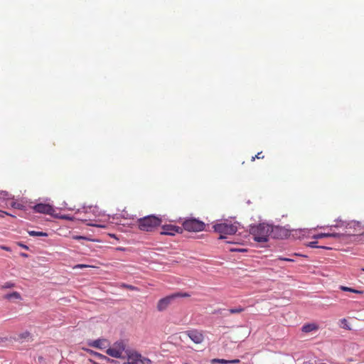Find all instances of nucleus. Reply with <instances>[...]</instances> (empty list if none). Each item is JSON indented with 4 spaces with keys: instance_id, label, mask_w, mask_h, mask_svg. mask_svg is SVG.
<instances>
[{
    "instance_id": "1",
    "label": "nucleus",
    "mask_w": 364,
    "mask_h": 364,
    "mask_svg": "<svg viewBox=\"0 0 364 364\" xmlns=\"http://www.w3.org/2000/svg\"><path fill=\"white\" fill-rule=\"evenodd\" d=\"M271 225L262 223L258 225L249 226L250 234L252 235L255 241L257 242H267L270 237Z\"/></svg>"
},
{
    "instance_id": "2",
    "label": "nucleus",
    "mask_w": 364,
    "mask_h": 364,
    "mask_svg": "<svg viewBox=\"0 0 364 364\" xmlns=\"http://www.w3.org/2000/svg\"><path fill=\"white\" fill-rule=\"evenodd\" d=\"M161 218L154 215H149L137 220L138 228L141 231L152 232L161 225Z\"/></svg>"
},
{
    "instance_id": "3",
    "label": "nucleus",
    "mask_w": 364,
    "mask_h": 364,
    "mask_svg": "<svg viewBox=\"0 0 364 364\" xmlns=\"http://www.w3.org/2000/svg\"><path fill=\"white\" fill-rule=\"evenodd\" d=\"M191 295L186 292L177 291L169 294L159 300L156 309L159 311H164L167 308L173 304H176L181 298L189 297Z\"/></svg>"
},
{
    "instance_id": "4",
    "label": "nucleus",
    "mask_w": 364,
    "mask_h": 364,
    "mask_svg": "<svg viewBox=\"0 0 364 364\" xmlns=\"http://www.w3.org/2000/svg\"><path fill=\"white\" fill-rule=\"evenodd\" d=\"M214 231L220 234L219 240L226 238V235H234L237 231V228L232 224L218 223L213 226Z\"/></svg>"
},
{
    "instance_id": "5",
    "label": "nucleus",
    "mask_w": 364,
    "mask_h": 364,
    "mask_svg": "<svg viewBox=\"0 0 364 364\" xmlns=\"http://www.w3.org/2000/svg\"><path fill=\"white\" fill-rule=\"evenodd\" d=\"M183 230L188 232H200L205 229V224L196 218H191L185 220L182 224Z\"/></svg>"
},
{
    "instance_id": "6",
    "label": "nucleus",
    "mask_w": 364,
    "mask_h": 364,
    "mask_svg": "<svg viewBox=\"0 0 364 364\" xmlns=\"http://www.w3.org/2000/svg\"><path fill=\"white\" fill-rule=\"evenodd\" d=\"M289 232L290 230L286 227L271 225L270 237L273 239H286L289 235Z\"/></svg>"
},
{
    "instance_id": "7",
    "label": "nucleus",
    "mask_w": 364,
    "mask_h": 364,
    "mask_svg": "<svg viewBox=\"0 0 364 364\" xmlns=\"http://www.w3.org/2000/svg\"><path fill=\"white\" fill-rule=\"evenodd\" d=\"M33 210L35 213L48 214L53 217L55 215L53 207L46 203H38L33 207Z\"/></svg>"
},
{
    "instance_id": "8",
    "label": "nucleus",
    "mask_w": 364,
    "mask_h": 364,
    "mask_svg": "<svg viewBox=\"0 0 364 364\" xmlns=\"http://www.w3.org/2000/svg\"><path fill=\"white\" fill-rule=\"evenodd\" d=\"M163 231L161 232V235H175L176 233H182L183 232V228L176 226L174 225L168 224V225H164L161 227Z\"/></svg>"
},
{
    "instance_id": "9",
    "label": "nucleus",
    "mask_w": 364,
    "mask_h": 364,
    "mask_svg": "<svg viewBox=\"0 0 364 364\" xmlns=\"http://www.w3.org/2000/svg\"><path fill=\"white\" fill-rule=\"evenodd\" d=\"M186 333L191 340L195 343L198 344L203 341V334L197 330L188 331Z\"/></svg>"
},
{
    "instance_id": "10",
    "label": "nucleus",
    "mask_w": 364,
    "mask_h": 364,
    "mask_svg": "<svg viewBox=\"0 0 364 364\" xmlns=\"http://www.w3.org/2000/svg\"><path fill=\"white\" fill-rule=\"evenodd\" d=\"M105 343H107L106 339L99 338L95 341H89L87 345L90 347L102 350L106 348Z\"/></svg>"
},
{
    "instance_id": "11",
    "label": "nucleus",
    "mask_w": 364,
    "mask_h": 364,
    "mask_svg": "<svg viewBox=\"0 0 364 364\" xmlns=\"http://www.w3.org/2000/svg\"><path fill=\"white\" fill-rule=\"evenodd\" d=\"M106 353L113 358H124V357L121 355L120 352H119L114 346L112 348H109L106 350Z\"/></svg>"
},
{
    "instance_id": "12",
    "label": "nucleus",
    "mask_w": 364,
    "mask_h": 364,
    "mask_svg": "<svg viewBox=\"0 0 364 364\" xmlns=\"http://www.w3.org/2000/svg\"><path fill=\"white\" fill-rule=\"evenodd\" d=\"M4 298L7 300H21V295L17 291H13L11 293L6 294L4 296Z\"/></svg>"
},
{
    "instance_id": "13",
    "label": "nucleus",
    "mask_w": 364,
    "mask_h": 364,
    "mask_svg": "<svg viewBox=\"0 0 364 364\" xmlns=\"http://www.w3.org/2000/svg\"><path fill=\"white\" fill-rule=\"evenodd\" d=\"M126 353L128 358V360H136L137 362L140 358L141 357V354L139 353L136 351L132 352L128 349V350H126Z\"/></svg>"
},
{
    "instance_id": "14",
    "label": "nucleus",
    "mask_w": 364,
    "mask_h": 364,
    "mask_svg": "<svg viewBox=\"0 0 364 364\" xmlns=\"http://www.w3.org/2000/svg\"><path fill=\"white\" fill-rule=\"evenodd\" d=\"M113 346L119 352H120L121 355H122L123 351L126 353V350H128V349L126 348V344L123 341H116Z\"/></svg>"
},
{
    "instance_id": "15",
    "label": "nucleus",
    "mask_w": 364,
    "mask_h": 364,
    "mask_svg": "<svg viewBox=\"0 0 364 364\" xmlns=\"http://www.w3.org/2000/svg\"><path fill=\"white\" fill-rule=\"evenodd\" d=\"M90 353L92 355H93L95 357L100 359V360H107L108 362H110L112 363H116V360H112V359H110L109 358L100 353H97V352H95V351H93V350H90Z\"/></svg>"
},
{
    "instance_id": "16",
    "label": "nucleus",
    "mask_w": 364,
    "mask_h": 364,
    "mask_svg": "<svg viewBox=\"0 0 364 364\" xmlns=\"http://www.w3.org/2000/svg\"><path fill=\"white\" fill-rule=\"evenodd\" d=\"M318 328V326L314 323H307L302 326L301 330L303 332L309 333L315 331Z\"/></svg>"
},
{
    "instance_id": "17",
    "label": "nucleus",
    "mask_w": 364,
    "mask_h": 364,
    "mask_svg": "<svg viewBox=\"0 0 364 364\" xmlns=\"http://www.w3.org/2000/svg\"><path fill=\"white\" fill-rule=\"evenodd\" d=\"M28 235L32 237H47L48 233L41 231L30 230L28 232Z\"/></svg>"
},
{
    "instance_id": "18",
    "label": "nucleus",
    "mask_w": 364,
    "mask_h": 364,
    "mask_svg": "<svg viewBox=\"0 0 364 364\" xmlns=\"http://www.w3.org/2000/svg\"><path fill=\"white\" fill-rule=\"evenodd\" d=\"M340 289L342 291H349V292H352V293H355V294H363V291H360V290H358V289H353V288H350V287H345V286H341Z\"/></svg>"
},
{
    "instance_id": "19",
    "label": "nucleus",
    "mask_w": 364,
    "mask_h": 364,
    "mask_svg": "<svg viewBox=\"0 0 364 364\" xmlns=\"http://www.w3.org/2000/svg\"><path fill=\"white\" fill-rule=\"evenodd\" d=\"M72 238L75 240H87V241H92V242L98 241L97 240L91 239L88 237L81 236V235H73Z\"/></svg>"
},
{
    "instance_id": "20",
    "label": "nucleus",
    "mask_w": 364,
    "mask_h": 364,
    "mask_svg": "<svg viewBox=\"0 0 364 364\" xmlns=\"http://www.w3.org/2000/svg\"><path fill=\"white\" fill-rule=\"evenodd\" d=\"M54 218H58V219H64L67 220H73V218L70 216L69 215H58L55 214Z\"/></svg>"
},
{
    "instance_id": "21",
    "label": "nucleus",
    "mask_w": 364,
    "mask_h": 364,
    "mask_svg": "<svg viewBox=\"0 0 364 364\" xmlns=\"http://www.w3.org/2000/svg\"><path fill=\"white\" fill-rule=\"evenodd\" d=\"M244 311V309L239 306L237 308H232L228 310L230 314H239Z\"/></svg>"
},
{
    "instance_id": "22",
    "label": "nucleus",
    "mask_w": 364,
    "mask_h": 364,
    "mask_svg": "<svg viewBox=\"0 0 364 364\" xmlns=\"http://www.w3.org/2000/svg\"><path fill=\"white\" fill-rule=\"evenodd\" d=\"M340 322H341V327L343 328H345L346 330H350V327L348 324V322L347 321V319L346 318H342L340 320Z\"/></svg>"
},
{
    "instance_id": "23",
    "label": "nucleus",
    "mask_w": 364,
    "mask_h": 364,
    "mask_svg": "<svg viewBox=\"0 0 364 364\" xmlns=\"http://www.w3.org/2000/svg\"><path fill=\"white\" fill-rule=\"evenodd\" d=\"M11 206L14 208H16V209H18V210H23L24 209V206L23 205L19 203H17V202H15V201H12L11 203Z\"/></svg>"
},
{
    "instance_id": "24",
    "label": "nucleus",
    "mask_w": 364,
    "mask_h": 364,
    "mask_svg": "<svg viewBox=\"0 0 364 364\" xmlns=\"http://www.w3.org/2000/svg\"><path fill=\"white\" fill-rule=\"evenodd\" d=\"M312 237L316 240L321 239V238H324V237H329V233H318V234L314 235Z\"/></svg>"
},
{
    "instance_id": "25",
    "label": "nucleus",
    "mask_w": 364,
    "mask_h": 364,
    "mask_svg": "<svg viewBox=\"0 0 364 364\" xmlns=\"http://www.w3.org/2000/svg\"><path fill=\"white\" fill-rule=\"evenodd\" d=\"M211 363H212L228 364V360L214 358L211 360Z\"/></svg>"
},
{
    "instance_id": "26",
    "label": "nucleus",
    "mask_w": 364,
    "mask_h": 364,
    "mask_svg": "<svg viewBox=\"0 0 364 364\" xmlns=\"http://www.w3.org/2000/svg\"><path fill=\"white\" fill-rule=\"evenodd\" d=\"M14 284L11 282H7L2 286V289H10L14 287Z\"/></svg>"
},
{
    "instance_id": "27",
    "label": "nucleus",
    "mask_w": 364,
    "mask_h": 364,
    "mask_svg": "<svg viewBox=\"0 0 364 364\" xmlns=\"http://www.w3.org/2000/svg\"><path fill=\"white\" fill-rule=\"evenodd\" d=\"M343 236V234L338 233V232H332L329 233V237H333V238H341Z\"/></svg>"
},
{
    "instance_id": "28",
    "label": "nucleus",
    "mask_w": 364,
    "mask_h": 364,
    "mask_svg": "<svg viewBox=\"0 0 364 364\" xmlns=\"http://www.w3.org/2000/svg\"><path fill=\"white\" fill-rule=\"evenodd\" d=\"M318 242L317 241H311L308 243L307 246L311 248H318V245H317Z\"/></svg>"
},
{
    "instance_id": "29",
    "label": "nucleus",
    "mask_w": 364,
    "mask_h": 364,
    "mask_svg": "<svg viewBox=\"0 0 364 364\" xmlns=\"http://www.w3.org/2000/svg\"><path fill=\"white\" fill-rule=\"evenodd\" d=\"M30 336V333L28 331H25L19 335L20 339H26Z\"/></svg>"
},
{
    "instance_id": "30",
    "label": "nucleus",
    "mask_w": 364,
    "mask_h": 364,
    "mask_svg": "<svg viewBox=\"0 0 364 364\" xmlns=\"http://www.w3.org/2000/svg\"><path fill=\"white\" fill-rule=\"evenodd\" d=\"M264 156L262 155V152H258L255 156H252V159H262Z\"/></svg>"
},
{
    "instance_id": "31",
    "label": "nucleus",
    "mask_w": 364,
    "mask_h": 364,
    "mask_svg": "<svg viewBox=\"0 0 364 364\" xmlns=\"http://www.w3.org/2000/svg\"><path fill=\"white\" fill-rule=\"evenodd\" d=\"M9 193L6 191H0V198L2 196L3 198H6L9 196Z\"/></svg>"
},
{
    "instance_id": "32",
    "label": "nucleus",
    "mask_w": 364,
    "mask_h": 364,
    "mask_svg": "<svg viewBox=\"0 0 364 364\" xmlns=\"http://www.w3.org/2000/svg\"><path fill=\"white\" fill-rule=\"evenodd\" d=\"M90 267L89 265H87V264H77L75 268H80V269H82V268H85V267Z\"/></svg>"
},
{
    "instance_id": "33",
    "label": "nucleus",
    "mask_w": 364,
    "mask_h": 364,
    "mask_svg": "<svg viewBox=\"0 0 364 364\" xmlns=\"http://www.w3.org/2000/svg\"><path fill=\"white\" fill-rule=\"evenodd\" d=\"M17 245L25 250H28V247L21 242H17Z\"/></svg>"
},
{
    "instance_id": "34",
    "label": "nucleus",
    "mask_w": 364,
    "mask_h": 364,
    "mask_svg": "<svg viewBox=\"0 0 364 364\" xmlns=\"http://www.w3.org/2000/svg\"><path fill=\"white\" fill-rule=\"evenodd\" d=\"M240 363V360L235 359V360H228V363Z\"/></svg>"
},
{
    "instance_id": "35",
    "label": "nucleus",
    "mask_w": 364,
    "mask_h": 364,
    "mask_svg": "<svg viewBox=\"0 0 364 364\" xmlns=\"http://www.w3.org/2000/svg\"><path fill=\"white\" fill-rule=\"evenodd\" d=\"M123 364H138V363L136 362V360H128L127 362H125Z\"/></svg>"
},
{
    "instance_id": "36",
    "label": "nucleus",
    "mask_w": 364,
    "mask_h": 364,
    "mask_svg": "<svg viewBox=\"0 0 364 364\" xmlns=\"http://www.w3.org/2000/svg\"><path fill=\"white\" fill-rule=\"evenodd\" d=\"M1 214H0V216H3V215H11V216L14 217L13 215L10 214V213H9L7 212H5V211H1Z\"/></svg>"
},
{
    "instance_id": "37",
    "label": "nucleus",
    "mask_w": 364,
    "mask_h": 364,
    "mask_svg": "<svg viewBox=\"0 0 364 364\" xmlns=\"http://www.w3.org/2000/svg\"><path fill=\"white\" fill-rule=\"evenodd\" d=\"M1 248L2 250H4L6 251H8V252H10L11 251V248L9 247H6V246H1Z\"/></svg>"
},
{
    "instance_id": "38",
    "label": "nucleus",
    "mask_w": 364,
    "mask_h": 364,
    "mask_svg": "<svg viewBox=\"0 0 364 364\" xmlns=\"http://www.w3.org/2000/svg\"><path fill=\"white\" fill-rule=\"evenodd\" d=\"M231 251H233V252H245L246 250H244V249H232V250H231Z\"/></svg>"
},
{
    "instance_id": "39",
    "label": "nucleus",
    "mask_w": 364,
    "mask_h": 364,
    "mask_svg": "<svg viewBox=\"0 0 364 364\" xmlns=\"http://www.w3.org/2000/svg\"><path fill=\"white\" fill-rule=\"evenodd\" d=\"M318 248L324 249V250H331V247L326 246H319Z\"/></svg>"
},
{
    "instance_id": "40",
    "label": "nucleus",
    "mask_w": 364,
    "mask_h": 364,
    "mask_svg": "<svg viewBox=\"0 0 364 364\" xmlns=\"http://www.w3.org/2000/svg\"><path fill=\"white\" fill-rule=\"evenodd\" d=\"M20 255H21V257H26V258L28 257V254H26V253H24V252H21V253H20Z\"/></svg>"
},
{
    "instance_id": "41",
    "label": "nucleus",
    "mask_w": 364,
    "mask_h": 364,
    "mask_svg": "<svg viewBox=\"0 0 364 364\" xmlns=\"http://www.w3.org/2000/svg\"><path fill=\"white\" fill-rule=\"evenodd\" d=\"M38 362L42 363L44 361V358L43 356H38Z\"/></svg>"
},
{
    "instance_id": "42",
    "label": "nucleus",
    "mask_w": 364,
    "mask_h": 364,
    "mask_svg": "<svg viewBox=\"0 0 364 364\" xmlns=\"http://www.w3.org/2000/svg\"><path fill=\"white\" fill-rule=\"evenodd\" d=\"M116 250H118V251H124L125 248L124 247H117Z\"/></svg>"
},
{
    "instance_id": "43",
    "label": "nucleus",
    "mask_w": 364,
    "mask_h": 364,
    "mask_svg": "<svg viewBox=\"0 0 364 364\" xmlns=\"http://www.w3.org/2000/svg\"><path fill=\"white\" fill-rule=\"evenodd\" d=\"M223 311H225V309H220L217 310L215 312L218 313V314H222Z\"/></svg>"
},
{
    "instance_id": "44",
    "label": "nucleus",
    "mask_w": 364,
    "mask_h": 364,
    "mask_svg": "<svg viewBox=\"0 0 364 364\" xmlns=\"http://www.w3.org/2000/svg\"><path fill=\"white\" fill-rule=\"evenodd\" d=\"M280 259L284 260V261H293L292 259H289V258H280Z\"/></svg>"
},
{
    "instance_id": "45",
    "label": "nucleus",
    "mask_w": 364,
    "mask_h": 364,
    "mask_svg": "<svg viewBox=\"0 0 364 364\" xmlns=\"http://www.w3.org/2000/svg\"><path fill=\"white\" fill-rule=\"evenodd\" d=\"M127 287L129 289H133V287H132V286H131V285H127Z\"/></svg>"
},
{
    "instance_id": "46",
    "label": "nucleus",
    "mask_w": 364,
    "mask_h": 364,
    "mask_svg": "<svg viewBox=\"0 0 364 364\" xmlns=\"http://www.w3.org/2000/svg\"><path fill=\"white\" fill-rule=\"evenodd\" d=\"M361 270H362L363 272H364V268H362V269H361Z\"/></svg>"
},
{
    "instance_id": "47",
    "label": "nucleus",
    "mask_w": 364,
    "mask_h": 364,
    "mask_svg": "<svg viewBox=\"0 0 364 364\" xmlns=\"http://www.w3.org/2000/svg\"><path fill=\"white\" fill-rule=\"evenodd\" d=\"M186 364H187V363H186Z\"/></svg>"
}]
</instances>
